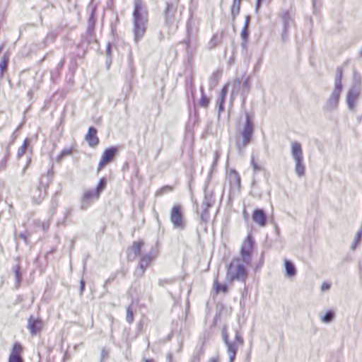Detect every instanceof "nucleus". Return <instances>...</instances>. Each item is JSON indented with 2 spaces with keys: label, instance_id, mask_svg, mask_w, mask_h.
<instances>
[{
  "label": "nucleus",
  "instance_id": "27",
  "mask_svg": "<svg viewBox=\"0 0 362 362\" xmlns=\"http://www.w3.org/2000/svg\"><path fill=\"white\" fill-rule=\"evenodd\" d=\"M112 43L110 42H108L106 45V49H105V55H106V64L107 66L109 67L110 65L112 63Z\"/></svg>",
  "mask_w": 362,
  "mask_h": 362
},
{
  "label": "nucleus",
  "instance_id": "33",
  "mask_svg": "<svg viewBox=\"0 0 362 362\" xmlns=\"http://www.w3.org/2000/svg\"><path fill=\"white\" fill-rule=\"evenodd\" d=\"M119 17L117 15L115 16V21L111 22L110 23V30H111V35L115 37L117 35V25L119 23Z\"/></svg>",
  "mask_w": 362,
  "mask_h": 362
},
{
  "label": "nucleus",
  "instance_id": "32",
  "mask_svg": "<svg viewBox=\"0 0 362 362\" xmlns=\"http://www.w3.org/2000/svg\"><path fill=\"white\" fill-rule=\"evenodd\" d=\"M334 317V313L332 311L327 312L325 315L321 317V320L324 323L331 322Z\"/></svg>",
  "mask_w": 362,
  "mask_h": 362
},
{
  "label": "nucleus",
  "instance_id": "22",
  "mask_svg": "<svg viewBox=\"0 0 362 362\" xmlns=\"http://www.w3.org/2000/svg\"><path fill=\"white\" fill-rule=\"evenodd\" d=\"M12 271L15 276V287L16 288H18L21 286V283L23 279L22 273L21 272V267L19 264H16L15 266H13Z\"/></svg>",
  "mask_w": 362,
  "mask_h": 362
},
{
  "label": "nucleus",
  "instance_id": "30",
  "mask_svg": "<svg viewBox=\"0 0 362 362\" xmlns=\"http://www.w3.org/2000/svg\"><path fill=\"white\" fill-rule=\"evenodd\" d=\"M211 207V204L204 203L203 201L202 208L203 209V211L201 214V218L204 221H207L208 220V210Z\"/></svg>",
  "mask_w": 362,
  "mask_h": 362
},
{
  "label": "nucleus",
  "instance_id": "16",
  "mask_svg": "<svg viewBox=\"0 0 362 362\" xmlns=\"http://www.w3.org/2000/svg\"><path fill=\"white\" fill-rule=\"evenodd\" d=\"M27 328L31 335H36L42 329V321L40 319H35L30 316L28 320Z\"/></svg>",
  "mask_w": 362,
  "mask_h": 362
},
{
  "label": "nucleus",
  "instance_id": "54",
  "mask_svg": "<svg viewBox=\"0 0 362 362\" xmlns=\"http://www.w3.org/2000/svg\"><path fill=\"white\" fill-rule=\"evenodd\" d=\"M261 0H257L256 9L257 10L260 6Z\"/></svg>",
  "mask_w": 362,
  "mask_h": 362
},
{
  "label": "nucleus",
  "instance_id": "11",
  "mask_svg": "<svg viewBox=\"0 0 362 362\" xmlns=\"http://www.w3.org/2000/svg\"><path fill=\"white\" fill-rule=\"evenodd\" d=\"M279 17L284 24L282 38L286 40L288 37L289 28L294 25V13L291 11L282 10L279 13Z\"/></svg>",
  "mask_w": 362,
  "mask_h": 362
},
{
  "label": "nucleus",
  "instance_id": "7",
  "mask_svg": "<svg viewBox=\"0 0 362 362\" xmlns=\"http://www.w3.org/2000/svg\"><path fill=\"white\" fill-rule=\"evenodd\" d=\"M54 177L53 169L50 168L45 175H42L40 177L39 184L37 189L39 192L38 199H42L47 194V189L49 183Z\"/></svg>",
  "mask_w": 362,
  "mask_h": 362
},
{
  "label": "nucleus",
  "instance_id": "55",
  "mask_svg": "<svg viewBox=\"0 0 362 362\" xmlns=\"http://www.w3.org/2000/svg\"><path fill=\"white\" fill-rule=\"evenodd\" d=\"M208 362H217V360L214 358H212Z\"/></svg>",
  "mask_w": 362,
  "mask_h": 362
},
{
  "label": "nucleus",
  "instance_id": "47",
  "mask_svg": "<svg viewBox=\"0 0 362 362\" xmlns=\"http://www.w3.org/2000/svg\"><path fill=\"white\" fill-rule=\"evenodd\" d=\"M208 104V99L203 96L202 98L200 100V105L202 107H206Z\"/></svg>",
  "mask_w": 362,
  "mask_h": 362
},
{
  "label": "nucleus",
  "instance_id": "10",
  "mask_svg": "<svg viewBox=\"0 0 362 362\" xmlns=\"http://www.w3.org/2000/svg\"><path fill=\"white\" fill-rule=\"evenodd\" d=\"M253 240L250 234L247 236L242 244L240 251V259L245 260L246 264H250L252 262V252L253 250Z\"/></svg>",
  "mask_w": 362,
  "mask_h": 362
},
{
  "label": "nucleus",
  "instance_id": "56",
  "mask_svg": "<svg viewBox=\"0 0 362 362\" xmlns=\"http://www.w3.org/2000/svg\"><path fill=\"white\" fill-rule=\"evenodd\" d=\"M145 362H154L152 359H145Z\"/></svg>",
  "mask_w": 362,
  "mask_h": 362
},
{
  "label": "nucleus",
  "instance_id": "23",
  "mask_svg": "<svg viewBox=\"0 0 362 362\" xmlns=\"http://www.w3.org/2000/svg\"><path fill=\"white\" fill-rule=\"evenodd\" d=\"M286 275L288 277H293L296 274V269L294 264L289 260L286 259L284 261Z\"/></svg>",
  "mask_w": 362,
  "mask_h": 362
},
{
  "label": "nucleus",
  "instance_id": "40",
  "mask_svg": "<svg viewBox=\"0 0 362 362\" xmlns=\"http://www.w3.org/2000/svg\"><path fill=\"white\" fill-rule=\"evenodd\" d=\"M84 41H86L88 45L93 42L98 43V40L95 38V35L86 36Z\"/></svg>",
  "mask_w": 362,
  "mask_h": 362
},
{
  "label": "nucleus",
  "instance_id": "1",
  "mask_svg": "<svg viewBox=\"0 0 362 362\" xmlns=\"http://www.w3.org/2000/svg\"><path fill=\"white\" fill-rule=\"evenodd\" d=\"M253 123L248 112H245L237 126L236 146L240 150L250 141L253 134Z\"/></svg>",
  "mask_w": 362,
  "mask_h": 362
},
{
  "label": "nucleus",
  "instance_id": "39",
  "mask_svg": "<svg viewBox=\"0 0 362 362\" xmlns=\"http://www.w3.org/2000/svg\"><path fill=\"white\" fill-rule=\"evenodd\" d=\"M251 165L255 173H258L261 170V166L255 163L253 157L251 159Z\"/></svg>",
  "mask_w": 362,
  "mask_h": 362
},
{
  "label": "nucleus",
  "instance_id": "2",
  "mask_svg": "<svg viewBox=\"0 0 362 362\" xmlns=\"http://www.w3.org/2000/svg\"><path fill=\"white\" fill-rule=\"evenodd\" d=\"M134 40L136 42H137L145 33L147 13L144 7L143 6L142 0H134Z\"/></svg>",
  "mask_w": 362,
  "mask_h": 362
},
{
  "label": "nucleus",
  "instance_id": "51",
  "mask_svg": "<svg viewBox=\"0 0 362 362\" xmlns=\"http://www.w3.org/2000/svg\"><path fill=\"white\" fill-rule=\"evenodd\" d=\"M72 214V209H66V211L64 213V217H69L71 216Z\"/></svg>",
  "mask_w": 362,
  "mask_h": 362
},
{
  "label": "nucleus",
  "instance_id": "43",
  "mask_svg": "<svg viewBox=\"0 0 362 362\" xmlns=\"http://www.w3.org/2000/svg\"><path fill=\"white\" fill-rule=\"evenodd\" d=\"M109 356V351L105 348H103L101 351V361L106 359Z\"/></svg>",
  "mask_w": 362,
  "mask_h": 362
},
{
  "label": "nucleus",
  "instance_id": "45",
  "mask_svg": "<svg viewBox=\"0 0 362 362\" xmlns=\"http://www.w3.org/2000/svg\"><path fill=\"white\" fill-rule=\"evenodd\" d=\"M95 35V27L88 26L87 28L86 36Z\"/></svg>",
  "mask_w": 362,
  "mask_h": 362
},
{
  "label": "nucleus",
  "instance_id": "49",
  "mask_svg": "<svg viewBox=\"0 0 362 362\" xmlns=\"http://www.w3.org/2000/svg\"><path fill=\"white\" fill-rule=\"evenodd\" d=\"M115 279V276H110L105 282L104 287H105L108 284H111Z\"/></svg>",
  "mask_w": 362,
  "mask_h": 362
},
{
  "label": "nucleus",
  "instance_id": "31",
  "mask_svg": "<svg viewBox=\"0 0 362 362\" xmlns=\"http://www.w3.org/2000/svg\"><path fill=\"white\" fill-rule=\"evenodd\" d=\"M361 239H362V224H361V226L360 227V228L358 229V230L356 235L354 243L351 245V248L353 250L356 249V247H357L358 244L359 243V242L361 241Z\"/></svg>",
  "mask_w": 362,
  "mask_h": 362
},
{
  "label": "nucleus",
  "instance_id": "17",
  "mask_svg": "<svg viewBox=\"0 0 362 362\" xmlns=\"http://www.w3.org/2000/svg\"><path fill=\"white\" fill-rule=\"evenodd\" d=\"M85 139L91 148H95L98 145L99 139L97 136V129L94 127H89Z\"/></svg>",
  "mask_w": 362,
  "mask_h": 362
},
{
  "label": "nucleus",
  "instance_id": "5",
  "mask_svg": "<svg viewBox=\"0 0 362 362\" xmlns=\"http://www.w3.org/2000/svg\"><path fill=\"white\" fill-rule=\"evenodd\" d=\"M341 78H342V71L341 69L337 70V76L335 78V85L334 88L332 90V93L327 100L325 108L327 110H332L335 109L339 103V97L342 90V84H341Z\"/></svg>",
  "mask_w": 362,
  "mask_h": 362
},
{
  "label": "nucleus",
  "instance_id": "12",
  "mask_svg": "<svg viewBox=\"0 0 362 362\" xmlns=\"http://www.w3.org/2000/svg\"><path fill=\"white\" fill-rule=\"evenodd\" d=\"M117 150V148L115 146H112L105 149L98 163L97 169L98 172L100 171L106 165L113 160Z\"/></svg>",
  "mask_w": 362,
  "mask_h": 362
},
{
  "label": "nucleus",
  "instance_id": "57",
  "mask_svg": "<svg viewBox=\"0 0 362 362\" xmlns=\"http://www.w3.org/2000/svg\"><path fill=\"white\" fill-rule=\"evenodd\" d=\"M3 48H4V45L0 46V53H1V51L3 50Z\"/></svg>",
  "mask_w": 362,
  "mask_h": 362
},
{
  "label": "nucleus",
  "instance_id": "6",
  "mask_svg": "<svg viewBox=\"0 0 362 362\" xmlns=\"http://www.w3.org/2000/svg\"><path fill=\"white\" fill-rule=\"evenodd\" d=\"M362 93V85L360 82L355 83L346 93V104L351 110H354Z\"/></svg>",
  "mask_w": 362,
  "mask_h": 362
},
{
  "label": "nucleus",
  "instance_id": "19",
  "mask_svg": "<svg viewBox=\"0 0 362 362\" xmlns=\"http://www.w3.org/2000/svg\"><path fill=\"white\" fill-rule=\"evenodd\" d=\"M252 219L255 223L260 227H264L267 223V217L262 209H256L252 214Z\"/></svg>",
  "mask_w": 362,
  "mask_h": 362
},
{
  "label": "nucleus",
  "instance_id": "59",
  "mask_svg": "<svg viewBox=\"0 0 362 362\" xmlns=\"http://www.w3.org/2000/svg\"><path fill=\"white\" fill-rule=\"evenodd\" d=\"M359 55L362 57V50L360 52Z\"/></svg>",
  "mask_w": 362,
  "mask_h": 362
},
{
  "label": "nucleus",
  "instance_id": "46",
  "mask_svg": "<svg viewBox=\"0 0 362 362\" xmlns=\"http://www.w3.org/2000/svg\"><path fill=\"white\" fill-rule=\"evenodd\" d=\"M331 287V284L328 282H324L321 286L322 291H328Z\"/></svg>",
  "mask_w": 362,
  "mask_h": 362
},
{
  "label": "nucleus",
  "instance_id": "14",
  "mask_svg": "<svg viewBox=\"0 0 362 362\" xmlns=\"http://www.w3.org/2000/svg\"><path fill=\"white\" fill-rule=\"evenodd\" d=\"M144 245L143 241H134L132 245L129 246L127 249V259L129 262H133L136 259L138 255L140 253L141 247Z\"/></svg>",
  "mask_w": 362,
  "mask_h": 362
},
{
  "label": "nucleus",
  "instance_id": "9",
  "mask_svg": "<svg viewBox=\"0 0 362 362\" xmlns=\"http://www.w3.org/2000/svg\"><path fill=\"white\" fill-rule=\"evenodd\" d=\"M156 261V257L153 256L152 252L145 254L141 256L138 267L134 271V275L141 278L144 276L145 270L150 267Z\"/></svg>",
  "mask_w": 362,
  "mask_h": 362
},
{
  "label": "nucleus",
  "instance_id": "25",
  "mask_svg": "<svg viewBox=\"0 0 362 362\" xmlns=\"http://www.w3.org/2000/svg\"><path fill=\"white\" fill-rule=\"evenodd\" d=\"M250 21V16H246L245 24H244L243 28V30L241 31V34H240L241 38L244 41H247V38H248V26H249Z\"/></svg>",
  "mask_w": 362,
  "mask_h": 362
},
{
  "label": "nucleus",
  "instance_id": "26",
  "mask_svg": "<svg viewBox=\"0 0 362 362\" xmlns=\"http://www.w3.org/2000/svg\"><path fill=\"white\" fill-rule=\"evenodd\" d=\"M240 0H233V5L231 6V16L233 20L240 13Z\"/></svg>",
  "mask_w": 362,
  "mask_h": 362
},
{
  "label": "nucleus",
  "instance_id": "21",
  "mask_svg": "<svg viewBox=\"0 0 362 362\" xmlns=\"http://www.w3.org/2000/svg\"><path fill=\"white\" fill-rule=\"evenodd\" d=\"M8 62L9 55L7 53H4L0 61V79L3 78L4 73L8 69Z\"/></svg>",
  "mask_w": 362,
  "mask_h": 362
},
{
  "label": "nucleus",
  "instance_id": "18",
  "mask_svg": "<svg viewBox=\"0 0 362 362\" xmlns=\"http://www.w3.org/2000/svg\"><path fill=\"white\" fill-rule=\"evenodd\" d=\"M227 179L231 187L239 189L240 187V177L235 170H229L227 172Z\"/></svg>",
  "mask_w": 362,
  "mask_h": 362
},
{
  "label": "nucleus",
  "instance_id": "35",
  "mask_svg": "<svg viewBox=\"0 0 362 362\" xmlns=\"http://www.w3.org/2000/svg\"><path fill=\"white\" fill-rule=\"evenodd\" d=\"M72 153V150L71 148H65L64 149L60 154L59 155L57 160L60 161L64 157L68 156Z\"/></svg>",
  "mask_w": 362,
  "mask_h": 362
},
{
  "label": "nucleus",
  "instance_id": "42",
  "mask_svg": "<svg viewBox=\"0 0 362 362\" xmlns=\"http://www.w3.org/2000/svg\"><path fill=\"white\" fill-rule=\"evenodd\" d=\"M173 11V6L168 3L166 4V9L165 11V14L167 18L171 16V13Z\"/></svg>",
  "mask_w": 362,
  "mask_h": 362
},
{
  "label": "nucleus",
  "instance_id": "13",
  "mask_svg": "<svg viewBox=\"0 0 362 362\" xmlns=\"http://www.w3.org/2000/svg\"><path fill=\"white\" fill-rule=\"evenodd\" d=\"M100 196V195L95 189L85 192L81 198V209L86 210L93 201L99 199Z\"/></svg>",
  "mask_w": 362,
  "mask_h": 362
},
{
  "label": "nucleus",
  "instance_id": "41",
  "mask_svg": "<svg viewBox=\"0 0 362 362\" xmlns=\"http://www.w3.org/2000/svg\"><path fill=\"white\" fill-rule=\"evenodd\" d=\"M15 238H16V240H18V239H21V240H23L24 241V243L26 245H28V238H27V236H26V235L25 233H20L19 234L16 235Z\"/></svg>",
  "mask_w": 362,
  "mask_h": 362
},
{
  "label": "nucleus",
  "instance_id": "38",
  "mask_svg": "<svg viewBox=\"0 0 362 362\" xmlns=\"http://www.w3.org/2000/svg\"><path fill=\"white\" fill-rule=\"evenodd\" d=\"M95 11V8H93L92 9L90 16V17L88 18V26L95 27V18H94Z\"/></svg>",
  "mask_w": 362,
  "mask_h": 362
},
{
  "label": "nucleus",
  "instance_id": "37",
  "mask_svg": "<svg viewBox=\"0 0 362 362\" xmlns=\"http://www.w3.org/2000/svg\"><path fill=\"white\" fill-rule=\"evenodd\" d=\"M204 202V203L211 204V206L214 202L213 194L205 192Z\"/></svg>",
  "mask_w": 362,
  "mask_h": 362
},
{
  "label": "nucleus",
  "instance_id": "52",
  "mask_svg": "<svg viewBox=\"0 0 362 362\" xmlns=\"http://www.w3.org/2000/svg\"><path fill=\"white\" fill-rule=\"evenodd\" d=\"M235 339L237 341H238L240 344H242L243 343V340L242 339V337L238 334L236 333V335H235Z\"/></svg>",
  "mask_w": 362,
  "mask_h": 362
},
{
  "label": "nucleus",
  "instance_id": "15",
  "mask_svg": "<svg viewBox=\"0 0 362 362\" xmlns=\"http://www.w3.org/2000/svg\"><path fill=\"white\" fill-rule=\"evenodd\" d=\"M23 347L19 342H15L8 357V362H24L22 356Z\"/></svg>",
  "mask_w": 362,
  "mask_h": 362
},
{
  "label": "nucleus",
  "instance_id": "36",
  "mask_svg": "<svg viewBox=\"0 0 362 362\" xmlns=\"http://www.w3.org/2000/svg\"><path fill=\"white\" fill-rule=\"evenodd\" d=\"M227 89H228V86L227 85H226L222 88L221 94V100H220V109L223 108V104L224 103L225 98H226V95L227 94Z\"/></svg>",
  "mask_w": 362,
  "mask_h": 362
},
{
  "label": "nucleus",
  "instance_id": "48",
  "mask_svg": "<svg viewBox=\"0 0 362 362\" xmlns=\"http://www.w3.org/2000/svg\"><path fill=\"white\" fill-rule=\"evenodd\" d=\"M10 146H11L7 145V146L6 147V153H5V156H4L5 159H8V158L10 157V155H11Z\"/></svg>",
  "mask_w": 362,
  "mask_h": 362
},
{
  "label": "nucleus",
  "instance_id": "8",
  "mask_svg": "<svg viewBox=\"0 0 362 362\" xmlns=\"http://www.w3.org/2000/svg\"><path fill=\"white\" fill-rule=\"evenodd\" d=\"M170 216L175 228L182 230L185 228V221L180 205L176 204L172 207Z\"/></svg>",
  "mask_w": 362,
  "mask_h": 362
},
{
  "label": "nucleus",
  "instance_id": "3",
  "mask_svg": "<svg viewBox=\"0 0 362 362\" xmlns=\"http://www.w3.org/2000/svg\"><path fill=\"white\" fill-rule=\"evenodd\" d=\"M248 265L240 258L233 259L228 267L226 280L230 282L233 281L244 282L247 277V267Z\"/></svg>",
  "mask_w": 362,
  "mask_h": 362
},
{
  "label": "nucleus",
  "instance_id": "24",
  "mask_svg": "<svg viewBox=\"0 0 362 362\" xmlns=\"http://www.w3.org/2000/svg\"><path fill=\"white\" fill-rule=\"evenodd\" d=\"M213 289L214 290L216 293H226L228 292V286L226 284H221L218 282V279L216 278L214 279V281Z\"/></svg>",
  "mask_w": 362,
  "mask_h": 362
},
{
  "label": "nucleus",
  "instance_id": "58",
  "mask_svg": "<svg viewBox=\"0 0 362 362\" xmlns=\"http://www.w3.org/2000/svg\"><path fill=\"white\" fill-rule=\"evenodd\" d=\"M155 194H156V196H157V195H158V190H157V191L156 192Z\"/></svg>",
  "mask_w": 362,
  "mask_h": 362
},
{
  "label": "nucleus",
  "instance_id": "4",
  "mask_svg": "<svg viewBox=\"0 0 362 362\" xmlns=\"http://www.w3.org/2000/svg\"><path fill=\"white\" fill-rule=\"evenodd\" d=\"M291 154L295 162V172L298 177H303L305 173V167L303 163V148L300 143L291 141Z\"/></svg>",
  "mask_w": 362,
  "mask_h": 362
},
{
  "label": "nucleus",
  "instance_id": "20",
  "mask_svg": "<svg viewBox=\"0 0 362 362\" xmlns=\"http://www.w3.org/2000/svg\"><path fill=\"white\" fill-rule=\"evenodd\" d=\"M223 338L228 348V354L230 358L229 362H233L236 355L237 346L228 341L227 334H225Z\"/></svg>",
  "mask_w": 362,
  "mask_h": 362
},
{
  "label": "nucleus",
  "instance_id": "34",
  "mask_svg": "<svg viewBox=\"0 0 362 362\" xmlns=\"http://www.w3.org/2000/svg\"><path fill=\"white\" fill-rule=\"evenodd\" d=\"M126 320L129 324L134 321V313L131 305L127 308Z\"/></svg>",
  "mask_w": 362,
  "mask_h": 362
},
{
  "label": "nucleus",
  "instance_id": "50",
  "mask_svg": "<svg viewBox=\"0 0 362 362\" xmlns=\"http://www.w3.org/2000/svg\"><path fill=\"white\" fill-rule=\"evenodd\" d=\"M16 139V132H13L11 136V140H10V141H9L8 145L11 146V144H13L14 143Z\"/></svg>",
  "mask_w": 362,
  "mask_h": 362
},
{
  "label": "nucleus",
  "instance_id": "44",
  "mask_svg": "<svg viewBox=\"0 0 362 362\" xmlns=\"http://www.w3.org/2000/svg\"><path fill=\"white\" fill-rule=\"evenodd\" d=\"M86 282L83 279L80 281L79 295L82 296L85 290Z\"/></svg>",
  "mask_w": 362,
  "mask_h": 362
},
{
  "label": "nucleus",
  "instance_id": "53",
  "mask_svg": "<svg viewBox=\"0 0 362 362\" xmlns=\"http://www.w3.org/2000/svg\"><path fill=\"white\" fill-rule=\"evenodd\" d=\"M8 159H5L4 158V160L1 161V165L5 168L6 167V161H7Z\"/></svg>",
  "mask_w": 362,
  "mask_h": 362
},
{
  "label": "nucleus",
  "instance_id": "28",
  "mask_svg": "<svg viewBox=\"0 0 362 362\" xmlns=\"http://www.w3.org/2000/svg\"><path fill=\"white\" fill-rule=\"evenodd\" d=\"M30 141L29 139H25L24 140L23 145L18 150L17 155H16V157L18 159H20L23 156V154L25 153L28 146L30 144Z\"/></svg>",
  "mask_w": 362,
  "mask_h": 362
},
{
  "label": "nucleus",
  "instance_id": "29",
  "mask_svg": "<svg viewBox=\"0 0 362 362\" xmlns=\"http://www.w3.org/2000/svg\"><path fill=\"white\" fill-rule=\"evenodd\" d=\"M107 187V179L105 177H102L100 179L98 184L95 188V191L100 195L102 192H103Z\"/></svg>",
  "mask_w": 362,
  "mask_h": 362
}]
</instances>
